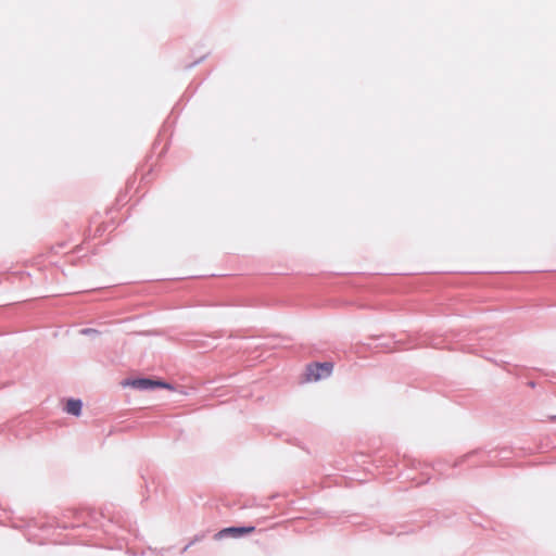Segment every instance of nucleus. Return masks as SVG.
Here are the masks:
<instances>
[{"mask_svg":"<svg viewBox=\"0 0 556 556\" xmlns=\"http://www.w3.org/2000/svg\"><path fill=\"white\" fill-rule=\"evenodd\" d=\"M255 531L254 527H229L220 530L215 534V539L219 540L224 536L231 535L235 538L242 536L244 534H250Z\"/></svg>","mask_w":556,"mask_h":556,"instance_id":"7ed1b4c3","label":"nucleus"},{"mask_svg":"<svg viewBox=\"0 0 556 556\" xmlns=\"http://www.w3.org/2000/svg\"><path fill=\"white\" fill-rule=\"evenodd\" d=\"M65 410L68 414L78 416L81 412V402L78 400H70L66 403Z\"/></svg>","mask_w":556,"mask_h":556,"instance_id":"20e7f679","label":"nucleus"},{"mask_svg":"<svg viewBox=\"0 0 556 556\" xmlns=\"http://www.w3.org/2000/svg\"><path fill=\"white\" fill-rule=\"evenodd\" d=\"M332 368L333 366L331 363H315L308 365L306 368L305 380L312 382L326 378L330 376Z\"/></svg>","mask_w":556,"mask_h":556,"instance_id":"f257e3e1","label":"nucleus"},{"mask_svg":"<svg viewBox=\"0 0 556 556\" xmlns=\"http://www.w3.org/2000/svg\"><path fill=\"white\" fill-rule=\"evenodd\" d=\"M130 386L136 389L141 390H148V389H155V388H166L172 389L170 384L160 381V380H153V379H136L130 382Z\"/></svg>","mask_w":556,"mask_h":556,"instance_id":"f03ea898","label":"nucleus"}]
</instances>
